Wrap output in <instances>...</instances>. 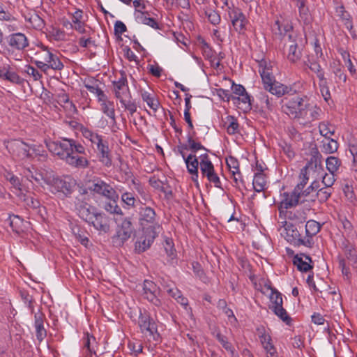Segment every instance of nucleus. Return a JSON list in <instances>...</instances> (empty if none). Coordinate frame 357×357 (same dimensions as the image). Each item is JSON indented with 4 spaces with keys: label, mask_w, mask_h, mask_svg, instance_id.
<instances>
[{
    "label": "nucleus",
    "mask_w": 357,
    "mask_h": 357,
    "mask_svg": "<svg viewBox=\"0 0 357 357\" xmlns=\"http://www.w3.org/2000/svg\"><path fill=\"white\" fill-rule=\"evenodd\" d=\"M296 6L298 8L301 20L303 21L305 24H308L311 21V15L308 8L306 6L305 3H300L296 5Z\"/></svg>",
    "instance_id": "obj_42"
},
{
    "label": "nucleus",
    "mask_w": 357,
    "mask_h": 357,
    "mask_svg": "<svg viewBox=\"0 0 357 357\" xmlns=\"http://www.w3.org/2000/svg\"><path fill=\"white\" fill-rule=\"evenodd\" d=\"M82 136L91 144L93 143L97 139L101 137L97 132L91 130L87 128H83L81 130Z\"/></svg>",
    "instance_id": "obj_47"
},
{
    "label": "nucleus",
    "mask_w": 357,
    "mask_h": 357,
    "mask_svg": "<svg viewBox=\"0 0 357 357\" xmlns=\"http://www.w3.org/2000/svg\"><path fill=\"white\" fill-rule=\"evenodd\" d=\"M97 230L107 233L109 230V225L104 214L97 213L93 218L89 222Z\"/></svg>",
    "instance_id": "obj_24"
},
{
    "label": "nucleus",
    "mask_w": 357,
    "mask_h": 357,
    "mask_svg": "<svg viewBox=\"0 0 357 357\" xmlns=\"http://www.w3.org/2000/svg\"><path fill=\"white\" fill-rule=\"evenodd\" d=\"M335 13L337 16H338L344 23L346 28L351 31L353 29V24L351 21V17L350 14L345 10L344 6H337L335 7Z\"/></svg>",
    "instance_id": "obj_30"
},
{
    "label": "nucleus",
    "mask_w": 357,
    "mask_h": 357,
    "mask_svg": "<svg viewBox=\"0 0 357 357\" xmlns=\"http://www.w3.org/2000/svg\"><path fill=\"white\" fill-rule=\"evenodd\" d=\"M199 165V161L198 158L195 155V156L192 158V160L187 165L188 172L192 175V181L197 185H199L198 183V167Z\"/></svg>",
    "instance_id": "obj_35"
},
{
    "label": "nucleus",
    "mask_w": 357,
    "mask_h": 357,
    "mask_svg": "<svg viewBox=\"0 0 357 357\" xmlns=\"http://www.w3.org/2000/svg\"><path fill=\"white\" fill-rule=\"evenodd\" d=\"M198 158L199 159L200 170L204 176L206 177L215 171L213 164L207 153L201 154Z\"/></svg>",
    "instance_id": "obj_25"
},
{
    "label": "nucleus",
    "mask_w": 357,
    "mask_h": 357,
    "mask_svg": "<svg viewBox=\"0 0 357 357\" xmlns=\"http://www.w3.org/2000/svg\"><path fill=\"white\" fill-rule=\"evenodd\" d=\"M227 165L230 172L231 170L238 171L239 169V162L236 158L233 156H229L226 159Z\"/></svg>",
    "instance_id": "obj_62"
},
{
    "label": "nucleus",
    "mask_w": 357,
    "mask_h": 357,
    "mask_svg": "<svg viewBox=\"0 0 357 357\" xmlns=\"http://www.w3.org/2000/svg\"><path fill=\"white\" fill-rule=\"evenodd\" d=\"M122 202L128 207H133L135 205L136 199L132 193L126 192L121 195Z\"/></svg>",
    "instance_id": "obj_55"
},
{
    "label": "nucleus",
    "mask_w": 357,
    "mask_h": 357,
    "mask_svg": "<svg viewBox=\"0 0 357 357\" xmlns=\"http://www.w3.org/2000/svg\"><path fill=\"white\" fill-rule=\"evenodd\" d=\"M343 250L348 263L347 264L344 257H339V267L341 268L342 274L349 278L350 275L349 266L357 265V252L354 246L348 242L343 243Z\"/></svg>",
    "instance_id": "obj_8"
},
{
    "label": "nucleus",
    "mask_w": 357,
    "mask_h": 357,
    "mask_svg": "<svg viewBox=\"0 0 357 357\" xmlns=\"http://www.w3.org/2000/svg\"><path fill=\"white\" fill-rule=\"evenodd\" d=\"M263 169H260L259 172L255 174L253 179V188L257 192H262L266 186V179L265 175L262 173Z\"/></svg>",
    "instance_id": "obj_33"
},
{
    "label": "nucleus",
    "mask_w": 357,
    "mask_h": 357,
    "mask_svg": "<svg viewBox=\"0 0 357 357\" xmlns=\"http://www.w3.org/2000/svg\"><path fill=\"white\" fill-rule=\"evenodd\" d=\"M320 227L319 223L317 221L313 220H308L305 225L306 236L298 238V241L299 244L311 248L314 243L312 237L319 231Z\"/></svg>",
    "instance_id": "obj_13"
},
{
    "label": "nucleus",
    "mask_w": 357,
    "mask_h": 357,
    "mask_svg": "<svg viewBox=\"0 0 357 357\" xmlns=\"http://www.w3.org/2000/svg\"><path fill=\"white\" fill-rule=\"evenodd\" d=\"M227 132L229 135H235L239 132V124L233 116H228L225 121Z\"/></svg>",
    "instance_id": "obj_39"
},
{
    "label": "nucleus",
    "mask_w": 357,
    "mask_h": 357,
    "mask_svg": "<svg viewBox=\"0 0 357 357\" xmlns=\"http://www.w3.org/2000/svg\"><path fill=\"white\" fill-rule=\"evenodd\" d=\"M22 198L27 206L32 208H38L40 207V202L30 195H22Z\"/></svg>",
    "instance_id": "obj_52"
},
{
    "label": "nucleus",
    "mask_w": 357,
    "mask_h": 357,
    "mask_svg": "<svg viewBox=\"0 0 357 357\" xmlns=\"http://www.w3.org/2000/svg\"><path fill=\"white\" fill-rule=\"evenodd\" d=\"M259 73L266 91L275 95L278 98L282 97L289 93V88L287 86L275 81L274 76L272 75L271 66L267 64L265 60L259 61Z\"/></svg>",
    "instance_id": "obj_4"
},
{
    "label": "nucleus",
    "mask_w": 357,
    "mask_h": 357,
    "mask_svg": "<svg viewBox=\"0 0 357 357\" xmlns=\"http://www.w3.org/2000/svg\"><path fill=\"white\" fill-rule=\"evenodd\" d=\"M45 316L38 312L34 316V326L37 340L42 342L47 335V331L44 327Z\"/></svg>",
    "instance_id": "obj_23"
},
{
    "label": "nucleus",
    "mask_w": 357,
    "mask_h": 357,
    "mask_svg": "<svg viewBox=\"0 0 357 357\" xmlns=\"http://www.w3.org/2000/svg\"><path fill=\"white\" fill-rule=\"evenodd\" d=\"M337 142L331 138H326L321 141V151L326 154H331L337 151Z\"/></svg>",
    "instance_id": "obj_32"
},
{
    "label": "nucleus",
    "mask_w": 357,
    "mask_h": 357,
    "mask_svg": "<svg viewBox=\"0 0 357 357\" xmlns=\"http://www.w3.org/2000/svg\"><path fill=\"white\" fill-rule=\"evenodd\" d=\"M30 23L32 24L33 27L36 29L40 30L45 26L44 20L38 15L35 14L32 15L29 19Z\"/></svg>",
    "instance_id": "obj_57"
},
{
    "label": "nucleus",
    "mask_w": 357,
    "mask_h": 357,
    "mask_svg": "<svg viewBox=\"0 0 357 357\" xmlns=\"http://www.w3.org/2000/svg\"><path fill=\"white\" fill-rule=\"evenodd\" d=\"M311 263V258L305 255H297L294 258V264L297 266L299 271L303 272H307L312 268V266L310 264Z\"/></svg>",
    "instance_id": "obj_26"
},
{
    "label": "nucleus",
    "mask_w": 357,
    "mask_h": 357,
    "mask_svg": "<svg viewBox=\"0 0 357 357\" xmlns=\"http://www.w3.org/2000/svg\"><path fill=\"white\" fill-rule=\"evenodd\" d=\"M82 11L79 10L75 11L73 14V16H72L73 24H70V25L76 31L82 33L85 32V29H84V24L82 22Z\"/></svg>",
    "instance_id": "obj_36"
},
{
    "label": "nucleus",
    "mask_w": 357,
    "mask_h": 357,
    "mask_svg": "<svg viewBox=\"0 0 357 357\" xmlns=\"http://www.w3.org/2000/svg\"><path fill=\"white\" fill-rule=\"evenodd\" d=\"M10 148L17 153L21 159L31 158V145H29L22 141L15 140L10 144Z\"/></svg>",
    "instance_id": "obj_19"
},
{
    "label": "nucleus",
    "mask_w": 357,
    "mask_h": 357,
    "mask_svg": "<svg viewBox=\"0 0 357 357\" xmlns=\"http://www.w3.org/2000/svg\"><path fill=\"white\" fill-rule=\"evenodd\" d=\"M257 98L262 108L273 111L277 106L276 100L270 97L266 92H260L257 96Z\"/></svg>",
    "instance_id": "obj_29"
},
{
    "label": "nucleus",
    "mask_w": 357,
    "mask_h": 357,
    "mask_svg": "<svg viewBox=\"0 0 357 357\" xmlns=\"http://www.w3.org/2000/svg\"><path fill=\"white\" fill-rule=\"evenodd\" d=\"M159 294L160 289L151 280H144L143 283L142 296L144 299H146L157 307L162 306V302L158 298Z\"/></svg>",
    "instance_id": "obj_10"
},
{
    "label": "nucleus",
    "mask_w": 357,
    "mask_h": 357,
    "mask_svg": "<svg viewBox=\"0 0 357 357\" xmlns=\"http://www.w3.org/2000/svg\"><path fill=\"white\" fill-rule=\"evenodd\" d=\"M326 165L329 172L337 174L341 166V160L335 156H330L327 158Z\"/></svg>",
    "instance_id": "obj_40"
},
{
    "label": "nucleus",
    "mask_w": 357,
    "mask_h": 357,
    "mask_svg": "<svg viewBox=\"0 0 357 357\" xmlns=\"http://www.w3.org/2000/svg\"><path fill=\"white\" fill-rule=\"evenodd\" d=\"M335 175L336 174L329 172V174L325 173L324 175L322 176V183L325 187H332L335 181Z\"/></svg>",
    "instance_id": "obj_59"
},
{
    "label": "nucleus",
    "mask_w": 357,
    "mask_h": 357,
    "mask_svg": "<svg viewBox=\"0 0 357 357\" xmlns=\"http://www.w3.org/2000/svg\"><path fill=\"white\" fill-rule=\"evenodd\" d=\"M86 154V149L81 144L74 145L73 153H70L66 162L70 166L78 169H85L89 166V161L82 155Z\"/></svg>",
    "instance_id": "obj_9"
},
{
    "label": "nucleus",
    "mask_w": 357,
    "mask_h": 357,
    "mask_svg": "<svg viewBox=\"0 0 357 357\" xmlns=\"http://www.w3.org/2000/svg\"><path fill=\"white\" fill-rule=\"evenodd\" d=\"M299 178L300 182L296 185L294 190L301 194V191L303 190L304 187L306 185L309 180V178L306 175V169L301 170Z\"/></svg>",
    "instance_id": "obj_53"
},
{
    "label": "nucleus",
    "mask_w": 357,
    "mask_h": 357,
    "mask_svg": "<svg viewBox=\"0 0 357 357\" xmlns=\"http://www.w3.org/2000/svg\"><path fill=\"white\" fill-rule=\"evenodd\" d=\"M228 15L232 24L233 22H236V20H238L245 16L241 9L238 8H229V10L228 11Z\"/></svg>",
    "instance_id": "obj_58"
},
{
    "label": "nucleus",
    "mask_w": 357,
    "mask_h": 357,
    "mask_svg": "<svg viewBox=\"0 0 357 357\" xmlns=\"http://www.w3.org/2000/svg\"><path fill=\"white\" fill-rule=\"evenodd\" d=\"M119 100L125 109L129 111L130 114H133L137 111V105L135 102L131 100V96H124L119 98Z\"/></svg>",
    "instance_id": "obj_41"
},
{
    "label": "nucleus",
    "mask_w": 357,
    "mask_h": 357,
    "mask_svg": "<svg viewBox=\"0 0 357 357\" xmlns=\"http://www.w3.org/2000/svg\"><path fill=\"white\" fill-rule=\"evenodd\" d=\"M5 79L9 80L14 83H17L20 80V77L15 72L6 70L1 75Z\"/></svg>",
    "instance_id": "obj_63"
},
{
    "label": "nucleus",
    "mask_w": 357,
    "mask_h": 357,
    "mask_svg": "<svg viewBox=\"0 0 357 357\" xmlns=\"http://www.w3.org/2000/svg\"><path fill=\"white\" fill-rule=\"evenodd\" d=\"M332 190L330 188H323L319 189L317 192V195L320 201L325 202L326 201L331 195Z\"/></svg>",
    "instance_id": "obj_60"
},
{
    "label": "nucleus",
    "mask_w": 357,
    "mask_h": 357,
    "mask_svg": "<svg viewBox=\"0 0 357 357\" xmlns=\"http://www.w3.org/2000/svg\"><path fill=\"white\" fill-rule=\"evenodd\" d=\"M282 109L289 117L303 119L308 122L319 119L321 113V109L310 102L309 98L305 96L287 99Z\"/></svg>",
    "instance_id": "obj_1"
},
{
    "label": "nucleus",
    "mask_w": 357,
    "mask_h": 357,
    "mask_svg": "<svg viewBox=\"0 0 357 357\" xmlns=\"http://www.w3.org/2000/svg\"><path fill=\"white\" fill-rule=\"evenodd\" d=\"M27 176L38 182L40 180H43L45 183L50 186V190L53 194L62 198L70 197L74 191L76 185V181L70 176L61 178L54 176V175H48L47 174L45 175L36 174L35 176L31 174V176Z\"/></svg>",
    "instance_id": "obj_3"
},
{
    "label": "nucleus",
    "mask_w": 357,
    "mask_h": 357,
    "mask_svg": "<svg viewBox=\"0 0 357 357\" xmlns=\"http://www.w3.org/2000/svg\"><path fill=\"white\" fill-rule=\"evenodd\" d=\"M135 17L137 22L148 25L152 28L158 29V24L154 18L150 17L146 12H135Z\"/></svg>",
    "instance_id": "obj_31"
},
{
    "label": "nucleus",
    "mask_w": 357,
    "mask_h": 357,
    "mask_svg": "<svg viewBox=\"0 0 357 357\" xmlns=\"http://www.w3.org/2000/svg\"><path fill=\"white\" fill-rule=\"evenodd\" d=\"M139 220L141 225L153 224L155 221L156 214L153 208L149 206H142L139 211Z\"/></svg>",
    "instance_id": "obj_22"
},
{
    "label": "nucleus",
    "mask_w": 357,
    "mask_h": 357,
    "mask_svg": "<svg viewBox=\"0 0 357 357\" xmlns=\"http://www.w3.org/2000/svg\"><path fill=\"white\" fill-rule=\"evenodd\" d=\"M98 160L107 167H109L112 165V155L111 150L109 147V142L105 143L104 145L99 147L96 151Z\"/></svg>",
    "instance_id": "obj_21"
},
{
    "label": "nucleus",
    "mask_w": 357,
    "mask_h": 357,
    "mask_svg": "<svg viewBox=\"0 0 357 357\" xmlns=\"http://www.w3.org/2000/svg\"><path fill=\"white\" fill-rule=\"evenodd\" d=\"M130 218H125L118 225L115 235L112 237V243L116 247H121L131 237L134 232Z\"/></svg>",
    "instance_id": "obj_7"
},
{
    "label": "nucleus",
    "mask_w": 357,
    "mask_h": 357,
    "mask_svg": "<svg viewBox=\"0 0 357 357\" xmlns=\"http://www.w3.org/2000/svg\"><path fill=\"white\" fill-rule=\"evenodd\" d=\"M205 15L208 20L213 25H217L220 22V15L214 10L208 9L205 10Z\"/></svg>",
    "instance_id": "obj_49"
},
{
    "label": "nucleus",
    "mask_w": 357,
    "mask_h": 357,
    "mask_svg": "<svg viewBox=\"0 0 357 357\" xmlns=\"http://www.w3.org/2000/svg\"><path fill=\"white\" fill-rule=\"evenodd\" d=\"M75 204L79 217L89 222L96 213V208L86 203L79 202V199H77V202H75Z\"/></svg>",
    "instance_id": "obj_20"
},
{
    "label": "nucleus",
    "mask_w": 357,
    "mask_h": 357,
    "mask_svg": "<svg viewBox=\"0 0 357 357\" xmlns=\"http://www.w3.org/2000/svg\"><path fill=\"white\" fill-rule=\"evenodd\" d=\"M344 194L347 199L353 205L356 204V195L354 192L353 188L348 184L345 185L343 188Z\"/></svg>",
    "instance_id": "obj_54"
},
{
    "label": "nucleus",
    "mask_w": 357,
    "mask_h": 357,
    "mask_svg": "<svg viewBox=\"0 0 357 357\" xmlns=\"http://www.w3.org/2000/svg\"><path fill=\"white\" fill-rule=\"evenodd\" d=\"M23 224V221L17 215H13L10 217V225L13 228V230L19 233L22 231L21 225Z\"/></svg>",
    "instance_id": "obj_56"
},
{
    "label": "nucleus",
    "mask_w": 357,
    "mask_h": 357,
    "mask_svg": "<svg viewBox=\"0 0 357 357\" xmlns=\"http://www.w3.org/2000/svg\"><path fill=\"white\" fill-rule=\"evenodd\" d=\"M289 42L291 44H289L288 47L287 58L291 63H296L301 59L302 53L298 48L295 38H293L291 41Z\"/></svg>",
    "instance_id": "obj_28"
},
{
    "label": "nucleus",
    "mask_w": 357,
    "mask_h": 357,
    "mask_svg": "<svg viewBox=\"0 0 357 357\" xmlns=\"http://www.w3.org/2000/svg\"><path fill=\"white\" fill-rule=\"evenodd\" d=\"M262 293L264 294H268L271 310L283 305L282 294L271 286L266 284L263 288Z\"/></svg>",
    "instance_id": "obj_18"
},
{
    "label": "nucleus",
    "mask_w": 357,
    "mask_h": 357,
    "mask_svg": "<svg viewBox=\"0 0 357 357\" xmlns=\"http://www.w3.org/2000/svg\"><path fill=\"white\" fill-rule=\"evenodd\" d=\"M274 314L278 316L286 324H289L291 322V317L288 315L287 312L282 305L274 307L271 310Z\"/></svg>",
    "instance_id": "obj_44"
},
{
    "label": "nucleus",
    "mask_w": 357,
    "mask_h": 357,
    "mask_svg": "<svg viewBox=\"0 0 357 357\" xmlns=\"http://www.w3.org/2000/svg\"><path fill=\"white\" fill-rule=\"evenodd\" d=\"M141 96L142 100L147 103L149 107L152 109L154 112H156L160 106V102L155 98L153 94L150 93L148 91H142Z\"/></svg>",
    "instance_id": "obj_37"
},
{
    "label": "nucleus",
    "mask_w": 357,
    "mask_h": 357,
    "mask_svg": "<svg viewBox=\"0 0 357 357\" xmlns=\"http://www.w3.org/2000/svg\"><path fill=\"white\" fill-rule=\"evenodd\" d=\"M48 150L54 155H56L60 159L66 161L73 153L74 145L77 142L72 139L63 138L57 141H47L45 142Z\"/></svg>",
    "instance_id": "obj_5"
},
{
    "label": "nucleus",
    "mask_w": 357,
    "mask_h": 357,
    "mask_svg": "<svg viewBox=\"0 0 357 357\" xmlns=\"http://www.w3.org/2000/svg\"><path fill=\"white\" fill-rule=\"evenodd\" d=\"M6 178L10 183L12 186L19 192L21 193L22 192V184L20 182V178L13 174L12 173L8 172L6 175L5 176Z\"/></svg>",
    "instance_id": "obj_48"
},
{
    "label": "nucleus",
    "mask_w": 357,
    "mask_h": 357,
    "mask_svg": "<svg viewBox=\"0 0 357 357\" xmlns=\"http://www.w3.org/2000/svg\"><path fill=\"white\" fill-rule=\"evenodd\" d=\"M272 31L275 36L281 40L287 37L288 40L291 41L296 37L291 21L281 15L276 17L272 26Z\"/></svg>",
    "instance_id": "obj_6"
},
{
    "label": "nucleus",
    "mask_w": 357,
    "mask_h": 357,
    "mask_svg": "<svg viewBox=\"0 0 357 357\" xmlns=\"http://www.w3.org/2000/svg\"><path fill=\"white\" fill-rule=\"evenodd\" d=\"M234 103L236 105L242 103L245 105V108L246 109H250L252 106L250 102V96L245 91L242 93V95L234 97Z\"/></svg>",
    "instance_id": "obj_43"
},
{
    "label": "nucleus",
    "mask_w": 357,
    "mask_h": 357,
    "mask_svg": "<svg viewBox=\"0 0 357 357\" xmlns=\"http://www.w3.org/2000/svg\"><path fill=\"white\" fill-rule=\"evenodd\" d=\"M6 40L8 47L13 51L23 52L29 45L27 36L21 32L10 33L6 36Z\"/></svg>",
    "instance_id": "obj_12"
},
{
    "label": "nucleus",
    "mask_w": 357,
    "mask_h": 357,
    "mask_svg": "<svg viewBox=\"0 0 357 357\" xmlns=\"http://www.w3.org/2000/svg\"><path fill=\"white\" fill-rule=\"evenodd\" d=\"M216 339L220 342L222 344V347L226 350H229L231 347L232 346L230 342H228L227 337L222 335L220 333H218L215 335Z\"/></svg>",
    "instance_id": "obj_64"
},
{
    "label": "nucleus",
    "mask_w": 357,
    "mask_h": 357,
    "mask_svg": "<svg viewBox=\"0 0 357 357\" xmlns=\"http://www.w3.org/2000/svg\"><path fill=\"white\" fill-rule=\"evenodd\" d=\"M89 188L94 192L99 194L107 199H119V195L113 188V187L102 180H98L97 181L93 183Z\"/></svg>",
    "instance_id": "obj_14"
},
{
    "label": "nucleus",
    "mask_w": 357,
    "mask_h": 357,
    "mask_svg": "<svg viewBox=\"0 0 357 357\" xmlns=\"http://www.w3.org/2000/svg\"><path fill=\"white\" fill-rule=\"evenodd\" d=\"M100 102L102 112L107 115L111 120L114 121L115 109L114 102L107 100V96L104 100H98Z\"/></svg>",
    "instance_id": "obj_34"
},
{
    "label": "nucleus",
    "mask_w": 357,
    "mask_h": 357,
    "mask_svg": "<svg viewBox=\"0 0 357 357\" xmlns=\"http://www.w3.org/2000/svg\"><path fill=\"white\" fill-rule=\"evenodd\" d=\"M138 324L142 333L153 335L157 332V324L155 320L146 312L140 314Z\"/></svg>",
    "instance_id": "obj_16"
},
{
    "label": "nucleus",
    "mask_w": 357,
    "mask_h": 357,
    "mask_svg": "<svg viewBox=\"0 0 357 357\" xmlns=\"http://www.w3.org/2000/svg\"><path fill=\"white\" fill-rule=\"evenodd\" d=\"M31 50L36 56L32 62L41 71L46 73L49 70H61L64 68L55 50L39 43Z\"/></svg>",
    "instance_id": "obj_2"
},
{
    "label": "nucleus",
    "mask_w": 357,
    "mask_h": 357,
    "mask_svg": "<svg viewBox=\"0 0 357 357\" xmlns=\"http://www.w3.org/2000/svg\"><path fill=\"white\" fill-rule=\"evenodd\" d=\"M48 34L52 40L56 41L63 40L66 37L64 31L57 27H52Z\"/></svg>",
    "instance_id": "obj_46"
},
{
    "label": "nucleus",
    "mask_w": 357,
    "mask_h": 357,
    "mask_svg": "<svg viewBox=\"0 0 357 357\" xmlns=\"http://www.w3.org/2000/svg\"><path fill=\"white\" fill-rule=\"evenodd\" d=\"M301 200V194L295 190L289 192H284L283 194V199L280 202V208L283 209H288L296 206Z\"/></svg>",
    "instance_id": "obj_17"
},
{
    "label": "nucleus",
    "mask_w": 357,
    "mask_h": 357,
    "mask_svg": "<svg viewBox=\"0 0 357 357\" xmlns=\"http://www.w3.org/2000/svg\"><path fill=\"white\" fill-rule=\"evenodd\" d=\"M108 199L104 204L105 210L111 214L122 215V210L117 204L118 199L109 198Z\"/></svg>",
    "instance_id": "obj_38"
},
{
    "label": "nucleus",
    "mask_w": 357,
    "mask_h": 357,
    "mask_svg": "<svg viewBox=\"0 0 357 357\" xmlns=\"http://www.w3.org/2000/svg\"><path fill=\"white\" fill-rule=\"evenodd\" d=\"M188 144L189 149L192 151L191 153L195 154V153L199 150H204L208 151V150L203 145H202L201 143L195 142L192 136L188 137Z\"/></svg>",
    "instance_id": "obj_51"
},
{
    "label": "nucleus",
    "mask_w": 357,
    "mask_h": 357,
    "mask_svg": "<svg viewBox=\"0 0 357 357\" xmlns=\"http://www.w3.org/2000/svg\"><path fill=\"white\" fill-rule=\"evenodd\" d=\"M155 236V231L152 228L143 229L135 243V252L140 254L147 250L153 243Z\"/></svg>",
    "instance_id": "obj_11"
},
{
    "label": "nucleus",
    "mask_w": 357,
    "mask_h": 357,
    "mask_svg": "<svg viewBox=\"0 0 357 357\" xmlns=\"http://www.w3.org/2000/svg\"><path fill=\"white\" fill-rule=\"evenodd\" d=\"M99 85L98 81L95 79H89L84 82V86L89 91L96 96L98 100H104L106 95Z\"/></svg>",
    "instance_id": "obj_27"
},
{
    "label": "nucleus",
    "mask_w": 357,
    "mask_h": 357,
    "mask_svg": "<svg viewBox=\"0 0 357 357\" xmlns=\"http://www.w3.org/2000/svg\"><path fill=\"white\" fill-rule=\"evenodd\" d=\"M96 344V338L93 335H90L89 333H86L85 337H84V347L86 348L91 354H95Z\"/></svg>",
    "instance_id": "obj_45"
},
{
    "label": "nucleus",
    "mask_w": 357,
    "mask_h": 357,
    "mask_svg": "<svg viewBox=\"0 0 357 357\" xmlns=\"http://www.w3.org/2000/svg\"><path fill=\"white\" fill-rule=\"evenodd\" d=\"M112 85L113 91L117 99L124 96H130L127 78L123 72L121 73V77L118 80L112 82Z\"/></svg>",
    "instance_id": "obj_15"
},
{
    "label": "nucleus",
    "mask_w": 357,
    "mask_h": 357,
    "mask_svg": "<svg viewBox=\"0 0 357 357\" xmlns=\"http://www.w3.org/2000/svg\"><path fill=\"white\" fill-rule=\"evenodd\" d=\"M25 72L31 76L34 81L40 80L42 78V74L34 67L27 65L26 66Z\"/></svg>",
    "instance_id": "obj_61"
},
{
    "label": "nucleus",
    "mask_w": 357,
    "mask_h": 357,
    "mask_svg": "<svg viewBox=\"0 0 357 357\" xmlns=\"http://www.w3.org/2000/svg\"><path fill=\"white\" fill-rule=\"evenodd\" d=\"M319 130L321 135L326 138H331V135H333L335 133L334 129H331L328 124L321 122L319 125Z\"/></svg>",
    "instance_id": "obj_50"
}]
</instances>
